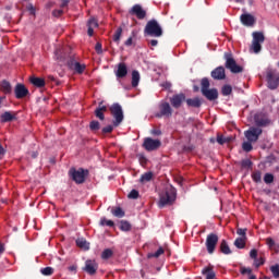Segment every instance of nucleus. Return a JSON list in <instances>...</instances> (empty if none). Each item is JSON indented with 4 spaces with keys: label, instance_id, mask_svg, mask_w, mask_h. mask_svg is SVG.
Here are the masks:
<instances>
[{
    "label": "nucleus",
    "instance_id": "1",
    "mask_svg": "<svg viewBox=\"0 0 279 279\" xmlns=\"http://www.w3.org/2000/svg\"><path fill=\"white\" fill-rule=\"evenodd\" d=\"M144 33L147 36H153L154 38H160L162 36V27L160 24H158V21L156 20H150L147 22Z\"/></svg>",
    "mask_w": 279,
    "mask_h": 279
},
{
    "label": "nucleus",
    "instance_id": "2",
    "mask_svg": "<svg viewBox=\"0 0 279 279\" xmlns=\"http://www.w3.org/2000/svg\"><path fill=\"white\" fill-rule=\"evenodd\" d=\"M177 192L174 187L166 189V192L160 196L159 208H165V206H171L175 202Z\"/></svg>",
    "mask_w": 279,
    "mask_h": 279
},
{
    "label": "nucleus",
    "instance_id": "3",
    "mask_svg": "<svg viewBox=\"0 0 279 279\" xmlns=\"http://www.w3.org/2000/svg\"><path fill=\"white\" fill-rule=\"evenodd\" d=\"M69 175L75 184H84V182H86V177L88 175V170H85L84 168H71L69 170Z\"/></svg>",
    "mask_w": 279,
    "mask_h": 279
},
{
    "label": "nucleus",
    "instance_id": "4",
    "mask_svg": "<svg viewBox=\"0 0 279 279\" xmlns=\"http://www.w3.org/2000/svg\"><path fill=\"white\" fill-rule=\"evenodd\" d=\"M223 59L226 60L225 66L232 73H243V66L236 64V60L232 56V52H225Z\"/></svg>",
    "mask_w": 279,
    "mask_h": 279
},
{
    "label": "nucleus",
    "instance_id": "5",
    "mask_svg": "<svg viewBox=\"0 0 279 279\" xmlns=\"http://www.w3.org/2000/svg\"><path fill=\"white\" fill-rule=\"evenodd\" d=\"M109 110L114 119L113 126L119 128V125L123 123V108L121 107V105H119V102H114L113 105H111Z\"/></svg>",
    "mask_w": 279,
    "mask_h": 279
},
{
    "label": "nucleus",
    "instance_id": "6",
    "mask_svg": "<svg viewBox=\"0 0 279 279\" xmlns=\"http://www.w3.org/2000/svg\"><path fill=\"white\" fill-rule=\"evenodd\" d=\"M266 81L270 90H276L279 86V73L274 69L266 71Z\"/></svg>",
    "mask_w": 279,
    "mask_h": 279
},
{
    "label": "nucleus",
    "instance_id": "7",
    "mask_svg": "<svg viewBox=\"0 0 279 279\" xmlns=\"http://www.w3.org/2000/svg\"><path fill=\"white\" fill-rule=\"evenodd\" d=\"M158 108L159 111L155 113L156 119H162V117L166 119H171V117H173V109L169 102L161 101Z\"/></svg>",
    "mask_w": 279,
    "mask_h": 279
},
{
    "label": "nucleus",
    "instance_id": "8",
    "mask_svg": "<svg viewBox=\"0 0 279 279\" xmlns=\"http://www.w3.org/2000/svg\"><path fill=\"white\" fill-rule=\"evenodd\" d=\"M263 43H265V34H263V32H254L251 46V49L254 51V53H260V50L263 49Z\"/></svg>",
    "mask_w": 279,
    "mask_h": 279
},
{
    "label": "nucleus",
    "instance_id": "9",
    "mask_svg": "<svg viewBox=\"0 0 279 279\" xmlns=\"http://www.w3.org/2000/svg\"><path fill=\"white\" fill-rule=\"evenodd\" d=\"M219 243V235L217 233H209L206 238V248L208 254H215V250H217V244Z\"/></svg>",
    "mask_w": 279,
    "mask_h": 279
},
{
    "label": "nucleus",
    "instance_id": "10",
    "mask_svg": "<svg viewBox=\"0 0 279 279\" xmlns=\"http://www.w3.org/2000/svg\"><path fill=\"white\" fill-rule=\"evenodd\" d=\"M260 134H263V129L256 126H251L244 132V136L250 143H256L260 137Z\"/></svg>",
    "mask_w": 279,
    "mask_h": 279
},
{
    "label": "nucleus",
    "instance_id": "11",
    "mask_svg": "<svg viewBox=\"0 0 279 279\" xmlns=\"http://www.w3.org/2000/svg\"><path fill=\"white\" fill-rule=\"evenodd\" d=\"M161 146L162 142H160V140H154L151 137H146L143 143V147L146 151H156L160 149Z\"/></svg>",
    "mask_w": 279,
    "mask_h": 279
},
{
    "label": "nucleus",
    "instance_id": "12",
    "mask_svg": "<svg viewBox=\"0 0 279 279\" xmlns=\"http://www.w3.org/2000/svg\"><path fill=\"white\" fill-rule=\"evenodd\" d=\"M97 269H99V264H97L95 259H87L83 267V271L88 274V276H95V274H97Z\"/></svg>",
    "mask_w": 279,
    "mask_h": 279
},
{
    "label": "nucleus",
    "instance_id": "13",
    "mask_svg": "<svg viewBox=\"0 0 279 279\" xmlns=\"http://www.w3.org/2000/svg\"><path fill=\"white\" fill-rule=\"evenodd\" d=\"M129 14H131V16H136L140 21H143V19L147 16V11H145L141 4H135L131 8Z\"/></svg>",
    "mask_w": 279,
    "mask_h": 279
},
{
    "label": "nucleus",
    "instance_id": "14",
    "mask_svg": "<svg viewBox=\"0 0 279 279\" xmlns=\"http://www.w3.org/2000/svg\"><path fill=\"white\" fill-rule=\"evenodd\" d=\"M184 101H186V95H184L182 93L175 94L170 98V104H171L172 108H174L175 110L181 108L182 104H184Z\"/></svg>",
    "mask_w": 279,
    "mask_h": 279
},
{
    "label": "nucleus",
    "instance_id": "15",
    "mask_svg": "<svg viewBox=\"0 0 279 279\" xmlns=\"http://www.w3.org/2000/svg\"><path fill=\"white\" fill-rule=\"evenodd\" d=\"M68 66L72 70L75 71L78 75H82L84 71H86V64H82L77 61H74L73 59H70L68 61Z\"/></svg>",
    "mask_w": 279,
    "mask_h": 279
},
{
    "label": "nucleus",
    "instance_id": "16",
    "mask_svg": "<svg viewBox=\"0 0 279 279\" xmlns=\"http://www.w3.org/2000/svg\"><path fill=\"white\" fill-rule=\"evenodd\" d=\"M14 93L16 99H25V97L29 95V89H27V87H25L23 84L19 83L15 86Z\"/></svg>",
    "mask_w": 279,
    "mask_h": 279
},
{
    "label": "nucleus",
    "instance_id": "17",
    "mask_svg": "<svg viewBox=\"0 0 279 279\" xmlns=\"http://www.w3.org/2000/svg\"><path fill=\"white\" fill-rule=\"evenodd\" d=\"M240 21L242 25H245V27H252L256 23V19L250 13H243L240 16Z\"/></svg>",
    "mask_w": 279,
    "mask_h": 279
},
{
    "label": "nucleus",
    "instance_id": "18",
    "mask_svg": "<svg viewBox=\"0 0 279 279\" xmlns=\"http://www.w3.org/2000/svg\"><path fill=\"white\" fill-rule=\"evenodd\" d=\"M255 124L257 128H267L271 123V120H269L267 117L262 114H256L254 117Z\"/></svg>",
    "mask_w": 279,
    "mask_h": 279
},
{
    "label": "nucleus",
    "instance_id": "19",
    "mask_svg": "<svg viewBox=\"0 0 279 279\" xmlns=\"http://www.w3.org/2000/svg\"><path fill=\"white\" fill-rule=\"evenodd\" d=\"M104 112H108V107L104 105V102H99L94 114L97 119H99L100 121H104L106 119V116L104 114Z\"/></svg>",
    "mask_w": 279,
    "mask_h": 279
},
{
    "label": "nucleus",
    "instance_id": "20",
    "mask_svg": "<svg viewBox=\"0 0 279 279\" xmlns=\"http://www.w3.org/2000/svg\"><path fill=\"white\" fill-rule=\"evenodd\" d=\"M86 26H87V35L92 37L95 34V28L99 27V22H97V19L90 17L87 21Z\"/></svg>",
    "mask_w": 279,
    "mask_h": 279
},
{
    "label": "nucleus",
    "instance_id": "21",
    "mask_svg": "<svg viewBox=\"0 0 279 279\" xmlns=\"http://www.w3.org/2000/svg\"><path fill=\"white\" fill-rule=\"evenodd\" d=\"M202 95L206 97L208 101H215V99H219V92L217 88L207 89L203 92Z\"/></svg>",
    "mask_w": 279,
    "mask_h": 279
},
{
    "label": "nucleus",
    "instance_id": "22",
    "mask_svg": "<svg viewBox=\"0 0 279 279\" xmlns=\"http://www.w3.org/2000/svg\"><path fill=\"white\" fill-rule=\"evenodd\" d=\"M16 121V114L12 111H5L0 116V123H10Z\"/></svg>",
    "mask_w": 279,
    "mask_h": 279
},
{
    "label": "nucleus",
    "instance_id": "23",
    "mask_svg": "<svg viewBox=\"0 0 279 279\" xmlns=\"http://www.w3.org/2000/svg\"><path fill=\"white\" fill-rule=\"evenodd\" d=\"M213 80H223L226 77V68L218 66L214 71H211Z\"/></svg>",
    "mask_w": 279,
    "mask_h": 279
},
{
    "label": "nucleus",
    "instance_id": "24",
    "mask_svg": "<svg viewBox=\"0 0 279 279\" xmlns=\"http://www.w3.org/2000/svg\"><path fill=\"white\" fill-rule=\"evenodd\" d=\"M117 77H119L120 80H123V77L128 76V65L123 62H120L118 64V70L116 72Z\"/></svg>",
    "mask_w": 279,
    "mask_h": 279
},
{
    "label": "nucleus",
    "instance_id": "25",
    "mask_svg": "<svg viewBox=\"0 0 279 279\" xmlns=\"http://www.w3.org/2000/svg\"><path fill=\"white\" fill-rule=\"evenodd\" d=\"M203 276H206V279H215L217 278V274L215 272V267L209 265L202 270Z\"/></svg>",
    "mask_w": 279,
    "mask_h": 279
},
{
    "label": "nucleus",
    "instance_id": "26",
    "mask_svg": "<svg viewBox=\"0 0 279 279\" xmlns=\"http://www.w3.org/2000/svg\"><path fill=\"white\" fill-rule=\"evenodd\" d=\"M31 84H33V86H36V88H45L46 83H45V78L32 76Z\"/></svg>",
    "mask_w": 279,
    "mask_h": 279
},
{
    "label": "nucleus",
    "instance_id": "27",
    "mask_svg": "<svg viewBox=\"0 0 279 279\" xmlns=\"http://www.w3.org/2000/svg\"><path fill=\"white\" fill-rule=\"evenodd\" d=\"M190 108H201L202 100L199 98H189L185 100Z\"/></svg>",
    "mask_w": 279,
    "mask_h": 279
},
{
    "label": "nucleus",
    "instance_id": "28",
    "mask_svg": "<svg viewBox=\"0 0 279 279\" xmlns=\"http://www.w3.org/2000/svg\"><path fill=\"white\" fill-rule=\"evenodd\" d=\"M251 178L255 184H260V182H263V172L260 170H255L252 172Z\"/></svg>",
    "mask_w": 279,
    "mask_h": 279
},
{
    "label": "nucleus",
    "instance_id": "29",
    "mask_svg": "<svg viewBox=\"0 0 279 279\" xmlns=\"http://www.w3.org/2000/svg\"><path fill=\"white\" fill-rule=\"evenodd\" d=\"M141 82V73H138V71L134 70L132 72V87L136 88V86H138V83Z\"/></svg>",
    "mask_w": 279,
    "mask_h": 279
},
{
    "label": "nucleus",
    "instance_id": "30",
    "mask_svg": "<svg viewBox=\"0 0 279 279\" xmlns=\"http://www.w3.org/2000/svg\"><path fill=\"white\" fill-rule=\"evenodd\" d=\"M220 252L221 254L226 255L232 254V250H230V245H228V242L226 240H222L220 242Z\"/></svg>",
    "mask_w": 279,
    "mask_h": 279
},
{
    "label": "nucleus",
    "instance_id": "31",
    "mask_svg": "<svg viewBox=\"0 0 279 279\" xmlns=\"http://www.w3.org/2000/svg\"><path fill=\"white\" fill-rule=\"evenodd\" d=\"M153 178H154V172L151 171L145 172L144 174L141 175L140 182L141 184H145L147 182H151Z\"/></svg>",
    "mask_w": 279,
    "mask_h": 279
},
{
    "label": "nucleus",
    "instance_id": "32",
    "mask_svg": "<svg viewBox=\"0 0 279 279\" xmlns=\"http://www.w3.org/2000/svg\"><path fill=\"white\" fill-rule=\"evenodd\" d=\"M1 90L4 93V95H10L12 93V85L8 81H3L1 83Z\"/></svg>",
    "mask_w": 279,
    "mask_h": 279
},
{
    "label": "nucleus",
    "instance_id": "33",
    "mask_svg": "<svg viewBox=\"0 0 279 279\" xmlns=\"http://www.w3.org/2000/svg\"><path fill=\"white\" fill-rule=\"evenodd\" d=\"M210 88V81L208 80V77H204L201 81V90L202 94L205 93L206 90H208Z\"/></svg>",
    "mask_w": 279,
    "mask_h": 279
},
{
    "label": "nucleus",
    "instance_id": "34",
    "mask_svg": "<svg viewBox=\"0 0 279 279\" xmlns=\"http://www.w3.org/2000/svg\"><path fill=\"white\" fill-rule=\"evenodd\" d=\"M120 230H122V232H130L132 225L128 220H122L120 221Z\"/></svg>",
    "mask_w": 279,
    "mask_h": 279
},
{
    "label": "nucleus",
    "instance_id": "35",
    "mask_svg": "<svg viewBox=\"0 0 279 279\" xmlns=\"http://www.w3.org/2000/svg\"><path fill=\"white\" fill-rule=\"evenodd\" d=\"M113 217H118V219H121L125 217V211H123V208L116 207V209L111 210Z\"/></svg>",
    "mask_w": 279,
    "mask_h": 279
},
{
    "label": "nucleus",
    "instance_id": "36",
    "mask_svg": "<svg viewBox=\"0 0 279 279\" xmlns=\"http://www.w3.org/2000/svg\"><path fill=\"white\" fill-rule=\"evenodd\" d=\"M122 34H123V28L119 26L113 35V43H117V45H119V43H121Z\"/></svg>",
    "mask_w": 279,
    "mask_h": 279
},
{
    "label": "nucleus",
    "instance_id": "37",
    "mask_svg": "<svg viewBox=\"0 0 279 279\" xmlns=\"http://www.w3.org/2000/svg\"><path fill=\"white\" fill-rule=\"evenodd\" d=\"M162 254H165V248H162V246H160L157 252L155 253H148V258H160V256H162Z\"/></svg>",
    "mask_w": 279,
    "mask_h": 279
},
{
    "label": "nucleus",
    "instance_id": "38",
    "mask_svg": "<svg viewBox=\"0 0 279 279\" xmlns=\"http://www.w3.org/2000/svg\"><path fill=\"white\" fill-rule=\"evenodd\" d=\"M245 241H246V238H238L234 241L235 247H238V250H243L245 247Z\"/></svg>",
    "mask_w": 279,
    "mask_h": 279
},
{
    "label": "nucleus",
    "instance_id": "39",
    "mask_svg": "<svg viewBox=\"0 0 279 279\" xmlns=\"http://www.w3.org/2000/svg\"><path fill=\"white\" fill-rule=\"evenodd\" d=\"M76 245H77V247H81L82 250H88L89 248L88 242H86V240H84V239H77L76 240Z\"/></svg>",
    "mask_w": 279,
    "mask_h": 279
},
{
    "label": "nucleus",
    "instance_id": "40",
    "mask_svg": "<svg viewBox=\"0 0 279 279\" xmlns=\"http://www.w3.org/2000/svg\"><path fill=\"white\" fill-rule=\"evenodd\" d=\"M101 128V124H99V121L97 120H93L90 123H89V130L92 132H97V130H99Z\"/></svg>",
    "mask_w": 279,
    "mask_h": 279
},
{
    "label": "nucleus",
    "instance_id": "41",
    "mask_svg": "<svg viewBox=\"0 0 279 279\" xmlns=\"http://www.w3.org/2000/svg\"><path fill=\"white\" fill-rule=\"evenodd\" d=\"M221 93H222L223 97H228V95H232V86H230V85L222 86Z\"/></svg>",
    "mask_w": 279,
    "mask_h": 279
},
{
    "label": "nucleus",
    "instance_id": "42",
    "mask_svg": "<svg viewBox=\"0 0 279 279\" xmlns=\"http://www.w3.org/2000/svg\"><path fill=\"white\" fill-rule=\"evenodd\" d=\"M53 268L49 266L40 269L43 276H53Z\"/></svg>",
    "mask_w": 279,
    "mask_h": 279
},
{
    "label": "nucleus",
    "instance_id": "43",
    "mask_svg": "<svg viewBox=\"0 0 279 279\" xmlns=\"http://www.w3.org/2000/svg\"><path fill=\"white\" fill-rule=\"evenodd\" d=\"M112 250L110 248H106L102 253H101V258H104L105 260H108V258H112Z\"/></svg>",
    "mask_w": 279,
    "mask_h": 279
},
{
    "label": "nucleus",
    "instance_id": "44",
    "mask_svg": "<svg viewBox=\"0 0 279 279\" xmlns=\"http://www.w3.org/2000/svg\"><path fill=\"white\" fill-rule=\"evenodd\" d=\"M100 226H108V228H114V221L101 218Z\"/></svg>",
    "mask_w": 279,
    "mask_h": 279
},
{
    "label": "nucleus",
    "instance_id": "45",
    "mask_svg": "<svg viewBox=\"0 0 279 279\" xmlns=\"http://www.w3.org/2000/svg\"><path fill=\"white\" fill-rule=\"evenodd\" d=\"M242 149H243V151H246V153H250V151H252V149H254V147L252 146V142H244L243 144H242Z\"/></svg>",
    "mask_w": 279,
    "mask_h": 279
},
{
    "label": "nucleus",
    "instance_id": "46",
    "mask_svg": "<svg viewBox=\"0 0 279 279\" xmlns=\"http://www.w3.org/2000/svg\"><path fill=\"white\" fill-rule=\"evenodd\" d=\"M270 271H271L274 278H279V265L278 264L271 266Z\"/></svg>",
    "mask_w": 279,
    "mask_h": 279
},
{
    "label": "nucleus",
    "instance_id": "47",
    "mask_svg": "<svg viewBox=\"0 0 279 279\" xmlns=\"http://www.w3.org/2000/svg\"><path fill=\"white\" fill-rule=\"evenodd\" d=\"M264 182H265V184H272V182H274V174L272 173H266L264 175Z\"/></svg>",
    "mask_w": 279,
    "mask_h": 279
},
{
    "label": "nucleus",
    "instance_id": "48",
    "mask_svg": "<svg viewBox=\"0 0 279 279\" xmlns=\"http://www.w3.org/2000/svg\"><path fill=\"white\" fill-rule=\"evenodd\" d=\"M138 196L140 193L137 190H132L128 195L129 199H138Z\"/></svg>",
    "mask_w": 279,
    "mask_h": 279
},
{
    "label": "nucleus",
    "instance_id": "49",
    "mask_svg": "<svg viewBox=\"0 0 279 279\" xmlns=\"http://www.w3.org/2000/svg\"><path fill=\"white\" fill-rule=\"evenodd\" d=\"M246 232H247V229H241V228H239V229L236 230V234H239V235L241 236V239H247Z\"/></svg>",
    "mask_w": 279,
    "mask_h": 279
},
{
    "label": "nucleus",
    "instance_id": "50",
    "mask_svg": "<svg viewBox=\"0 0 279 279\" xmlns=\"http://www.w3.org/2000/svg\"><path fill=\"white\" fill-rule=\"evenodd\" d=\"M113 130H114V126L107 125V126L102 128V134H112Z\"/></svg>",
    "mask_w": 279,
    "mask_h": 279
},
{
    "label": "nucleus",
    "instance_id": "51",
    "mask_svg": "<svg viewBox=\"0 0 279 279\" xmlns=\"http://www.w3.org/2000/svg\"><path fill=\"white\" fill-rule=\"evenodd\" d=\"M242 167L244 168V169H250L251 167H252V160H250V159H244V160H242Z\"/></svg>",
    "mask_w": 279,
    "mask_h": 279
},
{
    "label": "nucleus",
    "instance_id": "52",
    "mask_svg": "<svg viewBox=\"0 0 279 279\" xmlns=\"http://www.w3.org/2000/svg\"><path fill=\"white\" fill-rule=\"evenodd\" d=\"M62 14H64V11L62 9L52 11V16H54V19H60V16H62Z\"/></svg>",
    "mask_w": 279,
    "mask_h": 279
},
{
    "label": "nucleus",
    "instance_id": "53",
    "mask_svg": "<svg viewBox=\"0 0 279 279\" xmlns=\"http://www.w3.org/2000/svg\"><path fill=\"white\" fill-rule=\"evenodd\" d=\"M266 245H268V247L270 250H274V246L276 245V241H274V239H271V238H267L266 239Z\"/></svg>",
    "mask_w": 279,
    "mask_h": 279
},
{
    "label": "nucleus",
    "instance_id": "54",
    "mask_svg": "<svg viewBox=\"0 0 279 279\" xmlns=\"http://www.w3.org/2000/svg\"><path fill=\"white\" fill-rule=\"evenodd\" d=\"M255 267H260V265H265V257H259L254 260Z\"/></svg>",
    "mask_w": 279,
    "mask_h": 279
},
{
    "label": "nucleus",
    "instance_id": "55",
    "mask_svg": "<svg viewBox=\"0 0 279 279\" xmlns=\"http://www.w3.org/2000/svg\"><path fill=\"white\" fill-rule=\"evenodd\" d=\"M138 160L142 167H145V165H147V157H145V155H140Z\"/></svg>",
    "mask_w": 279,
    "mask_h": 279
},
{
    "label": "nucleus",
    "instance_id": "56",
    "mask_svg": "<svg viewBox=\"0 0 279 279\" xmlns=\"http://www.w3.org/2000/svg\"><path fill=\"white\" fill-rule=\"evenodd\" d=\"M240 272L242 274V276H245V274H247L248 276H252V269L251 268L241 267Z\"/></svg>",
    "mask_w": 279,
    "mask_h": 279
},
{
    "label": "nucleus",
    "instance_id": "57",
    "mask_svg": "<svg viewBox=\"0 0 279 279\" xmlns=\"http://www.w3.org/2000/svg\"><path fill=\"white\" fill-rule=\"evenodd\" d=\"M217 143L219 145H225V143H228V140L226 137H223V135H218L217 136Z\"/></svg>",
    "mask_w": 279,
    "mask_h": 279
},
{
    "label": "nucleus",
    "instance_id": "58",
    "mask_svg": "<svg viewBox=\"0 0 279 279\" xmlns=\"http://www.w3.org/2000/svg\"><path fill=\"white\" fill-rule=\"evenodd\" d=\"M250 256H251V258H253L254 260H256L257 257H258V251H257L256 248L251 250Z\"/></svg>",
    "mask_w": 279,
    "mask_h": 279
},
{
    "label": "nucleus",
    "instance_id": "59",
    "mask_svg": "<svg viewBox=\"0 0 279 279\" xmlns=\"http://www.w3.org/2000/svg\"><path fill=\"white\" fill-rule=\"evenodd\" d=\"M26 10L29 12V14L34 15L36 14V8H34V4H28L26 7Z\"/></svg>",
    "mask_w": 279,
    "mask_h": 279
},
{
    "label": "nucleus",
    "instance_id": "60",
    "mask_svg": "<svg viewBox=\"0 0 279 279\" xmlns=\"http://www.w3.org/2000/svg\"><path fill=\"white\" fill-rule=\"evenodd\" d=\"M150 134H153V136H160L162 134V131H160L159 129H153L150 131Z\"/></svg>",
    "mask_w": 279,
    "mask_h": 279
},
{
    "label": "nucleus",
    "instance_id": "61",
    "mask_svg": "<svg viewBox=\"0 0 279 279\" xmlns=\"http://www.w3.org/2000/svg\"><path fill=\"white\" fill-rule=\"evenodd\" d=\"M95 49L97 53H104L101 43H97Z\"/></svg>",
    "mask_w": 279,
    "mask_h": 279
},
{
    "label": "nucleus",
    "instance_id": "62",
    "mask_svg": "<svg viewBox=\"0 0 279 279\" xmlns=\"http://www.w3.org/2000/svg\"><path fill=\"white\" fill-rule=\"evenodd\" d=\"M68 269L69 271H72V274H77V265H72Z\"/></svg>",
    "mask_w": 279,
    "mask_h": 279
},
{
    "label": "nucleus",
    "instance_id": "63",
    "mask_svg": "<svg viewBox=\"0 0 279 279\" xmlns=\"http://www.w3.org/2000/svg\"><path fill=\"white\" fill-rule=\"evenodd\" d=\"M54 5H56V2L49 1L46 3V10H51V8H53Z\"/></svg>",
    "mask_w": 279,
    "mask_h": 279
},
{
    "label": "nucleus",
    "instance_id": "64",
    "mask_svg": "<svg viewBox=\"0 0 279 279\" xmlns=\"http://www.w3.org/2000/svg\"><path fill=\"white\" fill-rule=\"evenodd\" d=\"M69 1H70V0H61V5H60V8H66V5H69Z\"/></svg>",
    "mask_w": 279,
    "mask_h": 279
}]
</instances>
